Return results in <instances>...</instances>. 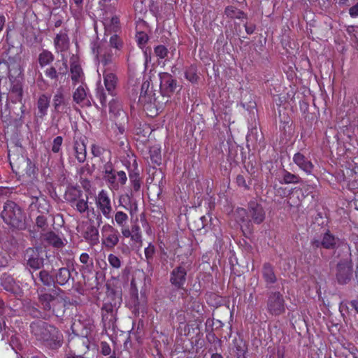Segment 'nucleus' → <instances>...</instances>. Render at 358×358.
<instances>
[{
    "label": "nucleus",
    "mask_w": 358,
    "mask_h": 358,
    "mask_svg": "<svg viewBox=\"0 0 358 358\" xmlns=\"http://www.w3.org/2000/svg\"><path fill=\"white\" fill-rule=\"evenodd\" d=\"M3 69H8V78L0 79V101L6 99L5 108H1V113L7 115L8 100L15 103L22 99V69L17 64L8 65L6 62H0V71Z\"/></svg>",
    "instance_id": "obj_1"
},
{
    "label": "nucleus",
    "mask_w": 358,
    "mask_h": 358,
    "mask_svg": "<svg viewBox=\"0 0 358 358\" xmlns=\"http://www.w3.org/2000/svg\"><path fill=\"white\" fill-rule=\"evenodd\" d=\"M41 308L44 311V318L51 315L62 317L64 313V301L56 291L38 294Z\"/></svg>",
    "instance_id": "obj_2"
},
{
    "label": "nucleus",
    "mask_w": 358,
    "mask_h": 358,
    "mask_svg": "<svg viewBox=\"0 0 358 358\" xmlns=\"http://www.w3.org/2000/svg\"><path fill=\"white\" fill-rule=\"evenodd\" d=\"M34 336L43 342L55 341L60 338V333L54 327L43 321L34 322L30 325Z\"/></svg>",
    "instance_id": "obj_3"
},
{
    "label": "nucleus",
    "mask_w": 358,
    "mask_h": 358,
    "mask_svg": "<svg viewBox=\"0 0 358 358\" xmlns=\"http://www.w3.org/2000/svg\"><path fill=\"white\" fill-rule=\"evenodd\" d=\"M1 217L6 223L13 227L20 228L23 225L24 213L13 201H8L5 203Z\"/></svg>",
    "instance_id": "obj_4"
},
{
    "label": "nucleus",
    "mask_w": 358,
    "mask_h": 358,
    "mask_svg": "<svg viewBox=\"0 0 358 358\" xmlns=\"http://www.w3.org/2000/svg\"><path fill=\"white\" fill-rule=\"evenodd\" d=\"M103 179L108 188L112 190H117L120 186L126 184L127 177L124 171H115L110 166H106L103 171Z\"/></svg>",
    "instance_id": "obj_5"
},
{
    "label": "nucleus",
    "mask_w": 358,
    "mask_h": 358,
    "mask_svg": "<svg viewBox=\"0 0 358 358\" xmlns=\"http://www.w3.org/2000/svg\"><path fill=\"white\" fill-rule=\"evenodd\" d=\"M266 310L273 316H279L286 311L285 301L280 292H271L266 301Z\"/></svg>",
    "instance_id": "obj_6"
},
{
    "label": "nucleus",
    "mask_w": 358,
    "mask_h": 358,
    "mask_svg": "<svg viewBox=\"0 0 358 358\" xmlns=\"http://www.w3.org/2000/svg\"><path fill=\"white\" fill-rule=\"evenodd\" d=\"M353 275V264L351 253L346 259L339 261L336 266V280L340 285H346L352 279Z\"/></svg>",
    "instance_id": "obj_7"
},
{
    "label": "nucleus",
    "mask_w": 358,
    "mask_h": 358,
    "mask_svg": "<svg viewBox=\"0 0 358 358\" xmlns=\"http://www.w3.org/2000/svg\"><path fill=\"white\" fill-rule=\"evenodd\" d=\"M149 83L145 82L141 86V92L139 96L138 102L143 107V109L148 112L150 116L157 115L158 109L155 108V99L152 90H149Z\"/></svg>",
    "instance_id": "obj_8"
},
{
    "label": "nucleus",
    "mask_w": 358,
    "mask_h": 358,
    "mask_svg": "<svg viewBox=\"0 0 358 358\" xmlns=\"http://www.w3.org/2000/svg\"><path fill=\"white\" fill-rule=\"evenodd\" d=\"M101 244L107 249H113L119 242V232L109 224H104L101 228Z\"/></svg>",
    "instance_id": "obj_9"
},
{
    "label": "nucleus",
    "mask_w": 358,
    "mask_h": 358,
    "mask_svg": "<svg viewBox=\"0 0 358 358\" xmlns=\"http://www.w3.org/2000/svg\"><path fill=\"white\" fill-rule=\"evenodd\" d=\"M95 203L97 208L106 218H110L112 205L107 191L102 189L98 193L95 198Z\"/></svg>",
    "instance_id": "obj_10"
},
{
    "label": "nucleus",
    "mask_w": 358,
    "mask_h": 358,
    "mask_svg": "<svg viewBox=\"0 0 358 358\" xmlns=\"http://www.w3.org/2000/svg\"><path fill=\"white\" fill-rule=\"evenodd\" d=\"M294 164L307 175H313L315 166L309 157L299 151L294 154L292 157Z\"/></svg>",
    "instance_id": "obj_11"
},
{
    "label": "nucleus",
    "mask_w": 358,
    "mask_h": 358,
    "mask_svg": "<svg viewBox=\"0 0 358 358\" xmlns=\"http://www.w3.org/2000/svg\"><path fill=\"white\" fill-rule=\"evenodd\" d=\"M93 53L96 55V57L99 61V69H101V65L105 67L107 65H112L113 55L109 52L108 49L103 45H97L96 43H94L92 45Z\"/></svg>",
    "instance_id": "obj_12"
},
{
    "label": "nucleus",
    "mask_w": 358,
    "mask_h": 358,
    "mask_svg": "<svg viewBox=\"0 0 358 358\" xmlns=\"http://www.w3.org/2000/svg\"><path fill=\"white\" fill-rule=\"evenodd\" d=\"M255 224H261L265 219V211L263 207L255 202H250L248 208V218Z\"/></svg>",
    "instance_id": "obj_13"
},
{
    "label": "nucleus",
    "mask_w": 358,
    "mask_h": 358,
    "mask_svg": "<svg viewBox=\"0 0 358 358\" xmlns=\"http://www.w3.org/2000/svg\"><path fill=\"white\" fill-rule=\"evenodd\" d=\"M24 259L29 266L34 269L40 268L43 264V259L40 257L37 249L29 248L26 250Z\"/></svg>",
    "instance_id": "obj_14"
},
{
    "label": "nucleus",
    "mask_w": 358,
    "mask_h": 358,
    "mask_svg": "<svg viewBox=\"0 0 358 358\" xmlns=\"http://www.w3.org/2000/svg\"><path fill=\"white\" fill-rule=\"evenodd\" d=\"M101 22L107 32H116L120 27L119 18L109 11L104 12Z\"/></svg>",
    "instance_id": "obj_15"
},
{
    "label": "nucleus",
    "mask_w": 358,
    "mask_h": 358,
    "mask_svg": "<svg viewBox=\"0 0 358 358\" xmlns=\"http://www.w3.org/2000/svg\"><path fill=\"white\" fill-rule=\"evenodd\" d=\"M276 178L280 184L285 185H296L300 183L301 180L298 174L292 173L285 169L279 171Z\"/></svg>",
    "instance_id": "obj_16"
},
{
    "label": "nucleus",
    "mask_w": 358,
    "mask_h": 358,
    "mask_svg": "<svg viewBox=\"0 0 358 358\" xmlns=\"http://www.w3.org/2000/svg\"><path fill=\"white\" fill-rule=\"evenodd\" d=\"M187 271L185 268L179 266L173 269L171 273V282L177 287H182L186 281Z\"/></svg>",
    "instance_id": "obj_17"
},
{
    "label": "nucleus",
    "mask_w": 358,
    "mask_h": 358,
    "mask_svg": "<svg viewBox=\"0 0 358 358\" xmlns=\"http://www.w3.org/2000/svg\"><path fill=\"white\" fill-rule=\"evenodd\" d=\"M73 101L82 106H90V99L88 96L87 89L84 85L79 86L73 93Z\"/></svg>",
    "instance_id": "obj_18"
},
{
    "label": "nucleus",
    "mask_w": 358,
    "mask_h": 358,
    "mask_svg": "<svg viewBox=\"0 0 358 358\" xmlns=\"http://www.w3.org/2000/svg\"><path fill=\"white\" fill-rule=\"evenodd\" d=\"M71 79L75 85L83 83V72L78 62V58L74 55L71 59Z\"/></svg>",
    "instance_id": "obj_19"
},
{
    "label": "nucleus",
    "mask_w": 358,
    "mask_h": 358,
    "mask_svg": "<svg viewBox=\"0 0 358 358\" xmlns=\"http://www.w3.org/2000/svg\"><path fill=\"white\" fill-rule=\"evenodd\" d=\"M160 88L166 93L173 92L176 88V81L168 73H159Z\"/></svg>",
    "instance_id": "obj_20"
},
{
    "label": "nucleus",
    "mask_w": 358,
    "mask_h": 358,
    "mask_svg": "<svg viewBox=\"0 0 358 358\" xmlns=\"http://www.w3.org/2000/svg\"><path fill=\"white\" fill-rule=\"evenodd\" d=\"M54 44L58 52H63L67 50L69 47V38L68 35L64 31H60L56 35Z\"/></svg>",
    "instance_id": "obj_21"
},
{
    "label": "nucleus",
    "mask_w": 358,
    "mask_h": 358,
    "mask_svg": "<svg viewBox=\"0 0 358 358\" xmlns=\"http://www.w3.org/2000/svg\"><path fill=\"white\" fill-rule=\"evenodd\" d=\"M50 96L48 94H41L37 100V116L43 117L47 115L48 109L50 106Z\"/></svg>",
    "instance_id": "obj_22"
},
{
    "label": "nucleus",
    "mask_w": 358,
    "mask_h": 358,
    "mask_svg": "<svg viewBox=\"0 0 358 358\" xmlns=\"http://www.w3.org/2000/svg\"><path fill=\"white\" fill-rule=\"evenodd\" d=\"M67 103L63 91L61 89L57 90L53 96L55 110L58 113L64 112Z\"/></svg>",
    "instance_id": "obj_23"
},
{
    "label": "nucleus",
    "mask_w": 358,
    "mask_h": 358,
    "mask_svg": "<svg viewBox=\"0 0 358 358\" xmlns=\"http://www.w3.org/2000/svg\"><path fill=\"white\" fill-rule=\"evenodd\" d=\"M338 240V238L333 235L328 229L323 234L322 247L327 250H334L336 248Z\"/></svg>",
    "instance_id": "obj_24"
},
{
    "label": "nucleus",
    "mask_w": 358,
    "mask_h": 358,
    "mask_svg": "<svg viewBox=\"0 0 358 358\" xmlns=\"http://www.w3.org/2000/svg\"><path fill=\"white\" fill-rule=\"evenodd\" d=\"M105 87L109 94H113V91L117 85V77L113 73L108 72L106 69H103Z\"/></svg>",
    "instance_id": "obj_25"
},
{
    "label": "nucleus",
    "mask_w": 358,
    "mask_h": 358,
    "mask_svg": "<svg viewBox=\"0 0 358 358\" xmlns=\"http://www.w3.org/2000/svg\"><path fill=\"white\" fill-rule=\"evenodd\" d=\"M84 238L90 245H97L99 243V233L97 228L94 226L88 227L85 231Z\"/></svg>",
    "instance_id": "obj_26"
},
{
    "label": "nucleus",
    "mask_w": 358,
    "mask_h": 358,
    "mask_svg": "<svg viewBox=\"0 0 358 358\" xmlns=\"http://www.w3.org/2000/svg\"><path fill=\"white\" fill-rule=\"evenodd\" d=\"M73 150L75 156L79 163H83L86 159V145L83 141H76L74 143Z\"/></svg>",
    "instance_id": "obj_27"
},
{
    "label": "nucleus",
    "mask_w": 358,
    "mask_h": 358,
    "mask_svg": "<svg viewBox=\"0 0 358 358\" xmlns=\"http://www.w3.org/2000/svg\"><path fill=\"white\" fill-rule=\"evenodd\" d=\"M234 348L237 358H246V343L240 337L234 340Z\"/></svg>",
    "instance_id": "obj_28"
},
{
    "label": "nucleus",
    "mask_w": 358,
    "mask_h": 358,
    "mask_svg": "<svg viewBox=\"0 0 358 358\" xmlns=\"http://www.w3.org/2000/svg\"><path fill=\"white\" fill-rule=\"evenodd\" d=\"M45 241L52 246L57 248H60L64 245L63 240L54 232H48L45 235Z\"/></svg>",
    "instance_id": "obj_29"
},
{
    "label": "nucleus",
    "mask_w": 358,
    "mask_h": 358,
    "mask_svg": "<svg viewBox=\"0 0 358 358\" xmlns=\"http://www.w3.org/2000/svg\"><path fill=\"white\" fill-rule=\"evenodd\" d=\"M265 281L268 283H274L276 280L272 266L270 264H264L262 271Z\"/></svg>",
    "instance_id": "obj_30"
},
{
    "label": "nucleus",
    "mask_w": 358,
    "mask_h": 358,
    "mask_svg": "<svg viewBox=\"0 0 358 358\" xmlns=\"http://www.w3.org/2000/svg\"><path fill=\"white\" fill-rule=\"evenodd\" d=\"M1 284L3 289L6 291L12 293H15L16 292L17 285L14 281V279L11 276L4 275L1 278Z\"/></svg>",
    "instance_id": "obj_31"
},
{
    "label": "nucleus",
    "mask_w": 358,
    "mask_h": 358,
    "mask_svg": "<svg viewBox=\"0 0 358 358\" xmlns=\"http://www.w3.org/2000/svg\"><path fill=\"white\" fill-rule=\"evenodd\" d=\"M71 276L70 271L66 268H59L58 273L56 275V279L57 282L59 285H64L66 284L68 280H69Z\"/></svg>",
    "instance_id": "obj_32"
},
{
    "label": "nucleus",
    "mask_w": 358,
    "mask_h": 358,
    "mask_svg": "<svg viewBox=\"0 0 358 358\" xmlns=\"http://www.w3.org/2000/svg\"><path fill=\"white\" fill-rule=\"evenodd\" d=\"M54 60V56L51 52L43 50L39 55L38 61L41 66H45L50 64Z\"/></svg>",
    "instance_id": "obj_33"
},
{
    "label": "nucleus",
    "mask_w": 358,
    "mask_h": 358,
    "mask_svg": "<svg viewBox=\"0 0 358 358\" xmlns=\"http://www.w3.org/2000/svg\"><path fill=\"white\" fill-rule=\"evenodd\" d=\"M226 15L231 18H243L244 13L234 6H229L225 10Z\"/></svg>",
    "instance_id": "obj_34"
},
{
    "label": "nucleus",
    "mask_w": 358,
    "mask_h": 358,
    "mask_svg": "<svg viewBox=\"0 0 358 358\" xmlns=\"http://www.w3.org/2000/svg\"><path fill=\"white\" fill-rule=\"evenodd\" d=\"M83 0H70L72 14L78 17L80 15Z\"/></svg>",
    "instance_id": "obj_35"
},
{
    "label": "nucleus",
    "mask_w": 358,
    "mask_h": 358,
    "mask_svg": "<svg viewBox=\"0 0 358 358\" xmlns=\"http://www.w3.org/2000/svg\"><path fill=\"white\" fill-rule=\"evenodd\" d=\"M128 215L122 212L117 211L115 215V221L119 227H123L128 220Z\"/></svg>",
    "instance_id": "obj_36"
},
{
    "label": "nucleus",
    "mask_w": 358,
    "mask_h": 358,
    "mask_svg": "<svg viewBox=\"0 0 358 358\" xmlns=\"http://www.w3.org/2000/svg\"><path fill=\"white\" fill-rule=\"evenodd\" d=\"M185 78L191 83H195L197 80L196 66H191L186 70Z\"/></svg>",
    "instance_id": "obj_37"
},
{
    "label": "nucleus",
    "mask_w": 358,
    "mask_h": 358,
    "mask_svg": "<svg viewBox=\"0 0 358 358\" xmlns=\"http://www.w3.org/2000/svg\"><path fill=\"white\" fill-rule=\"evenodd\" d=\"M131 183L134 191L138 192L141 185V178L138 173H133L129 176Z\"/></svg>",
    "instance_id": "obj_38"
},
{
    "label": "nucleus",
    "mask_w": 358,
    "mask_h": 358,
    "mask_svg": "<svg viewBox=\"0 0 358 358\" xmlns=\"http://www.w3.org/2000/svg\"><path fill=\"white\" fill-rule=\"evenodd\" d=\"M110 113L114 114V115H120L121 113L124 115V113L122 110L120 105L117 101L113 100L109 103Z\"/></svg>",
    "instance_id": "obj_39"
},
{
    "label": "nucleus",
    "mask_w": 358,
    "mask_h": 358,
    "mask_svg": "<svg viewBox=\"0 0 358 358\" xmlns=\"http://www.w3.org/2000/svg\"><path fill=\"white\" fill-rule=\"evenodd\" d=\"M74 206L78 211L84 213L88 209L87 199H80L75 200Z\"/></svg>",
    "instance_id": "obj_40"
},
{
    "label": "nucleus",
    "mask_w": 358,
    "mask_h": 358,
    "mask_svg": "<svg viewBox=\"0 0 358 358\" xmlns=\"http://www.w3.org/2000/svg\"><path fill=\"white\" fill-rule=\"evenodd\" d=\"M108 261L109 264L115 269H118L122 266L121 260L118 257L113 254H110L108 256Z\"/></svg>",
    "instance_id": "obj_41"
},
{
    "label": "nucleus",
    "mask_w": 358,
    "mask_h": 358,
    "mask_svg": "<svg viewBox=\"0 0 358 358\" xmlns=\"http://www.w3.org/2000/svg\"><path fill=\"white\" fill-rule=\"evenodd\" d=\"M155 54L159 59H164L167 57L169 51L167 48L162 45H157L155 48Z\"/></svg>",
    "instance_id": "obj_42"
},
{
    "label": "nucleus",
    "mask_w": 358,
    "mask_h": 358,
    "mask_svg": "<svg viewBox=\"0 0 358 358\" xmlns=\"http://www.w3.org/2000/svg\"><path fill=\"white\" fill-rule=\"evenodd\" d=\"M39 278L41 281L45 285H50L53 282V279L52 276L48 273L46 271H41L39 273Z\"/></svg>",
    "instance_id": "obj_43"
},
{
    "label": "nucleus",
    "mask_w": 358,
    "mask_h": 358,
    "mask_svg": "<svg viewBox=\"0 0 358 358\" xmlns=\"http://www.w3.org/2000/svg\"><path fill=\"white\" fill-rule=\"evenodd\" d=\"M317 185L316 184H306L303 186V194L306 196L311 195L313 198L315 196L316 192Z\"/></svg>",
    "instance_id": "obj_44"
},
{
    "label": "nucleus",
    "mask_w": 358,
    "mask_h": 358,
    "mask_svg": "<svg viewBox=\"0 0 358 358\" xmlns=\"http://www.w3.org/2000/svg\"><path fill=\"white\" fill-rule=\"evenodd\" d=\"M110 44L111 47L115 48L117 50H120L123 45L122 40L116 34L113 35L110 38Z\"/></svg>",
    "instance_id": "obj_45"
},
{
    "label": "nucleus",
    "mask_w": 358,
    "mask_h": 358,
    "mask_svg": "<svg viewBox=\"0 0 358 358\" xmlns=\"http://www.w3.org/2000/svg\"><path fill=\"white\" fill-rule=\"evenodd\" d=\"M63 143V138L62 136H57L54 138L52 145V151L54 153H58L60 150Z\"/></svg>",
    "instance_id": "obj_46"
},
{
    "label": "nucleus",
    "mask_w": 358,
    "mask_h": 358,
    "mask_svg": "<svg viewBox=\"0 0 358 358\" xmlns=\"http://www.w3.org/2000/svg\"><path fill=\"white\" fill-rule=\"evenodd\" d=\"M257 104L255 101H250L248 103V109L250 108H251L250 111V115L251 117V120H253L255 122L256 120L257 113Z\"/></svg>",
    "instance_id": "obj_47"
},
{
    "label": "nucleus",
    "mask_w": 358,
    "mask_h": 358,
    "mask_svg": "<svg viewBox=\"0 0 358 358\" xmlns=\"http://www.w3.org/2000/svg\"><path fill=\"white\" fill-rule=\"evenodd\" d=\"M29 315H31L33 317H43L44 318V311L39 310L38 308L34 306L29 307L27 310Z\"/></svg>",
    "instance_id": "obj_48"
},
{
    "label": "nucleus",
    "mask_w": 358,
    "mask_h": 358,
    "mask_svg": "<svg viewBox=\"0 0 358 358\" xmlns=\"http://www.w3.org/2000/svg\"><path fill=\"white\" fill-rule=\"evenodd\" d=\"M22 159L27 164V170H26L27 174L29 175V176H31L32 175L34 176V174H35V166H34V164L28 158H27V159L22 158Z\"/></svg>",
    "instance_id": "obj_49"
},
{
    "label": "nucleus",
    "mask_w": 358,
    "mask_h": 358,
    "mask_svg": "<svg viewBox=\"0 0 358 358\" xmlns=\"http://www.w3.org/2000/svg\"><path fill=\"white\" fill-rule=\"evenodd\" d=\"M104 148L99 145L93 144L92 145L91 152L94 157H101L104 152Z\"/></svg>",
    "instance_id": "obj_50"
},
{
    "label": "nucleus",
    "mask_w": 358,
    "mask_h": 358,
    "mask_svg": "<svg viewBox=\"0 0 358 358\" xmlns=\"http://www.w3.org/2000/svg\"><path fill=\"white\" fill-rule=\"evenodd\" d=\"M155 251V246L152 243H149L148 246L145 248L144 253L148 261L152 258Z\"/></svg>",
    "instance_id": "obj_51"
},
{
    "label": "nucleus",
    "mask_w": 358,
    "mask_h": 358,
    "mask_svg": "<svg viewBox=\"0 0 358 358\" xmlns=\"http://www.w3.org/2000/svg\"><path fill=\"white\" fill-rule=\"evenodd\" d=\"M61 62L62 65L58 67L57 72L58 74L64 75L66 73L68 70L67 60L64 57H62Z\"/></svg>",
    "instance_id": "obj_52"
},
{
    "label": "nucleus",
    "mask_w": 358,
    "mask_h": 358,
    "mask_svg": "<svg viewBox=\"0 0 358 358\" xmlns=\"http://www.w3.org/2000/svg\"><path fill=\"white\" fill-rule=\"evenodd\" d=\"M148 36L144 32H138L136 34V41L139 45H143L148 41Z\"/></svg>",
    "instance_id": "obj_53"
},
{
    "label": "nucleus",
    "mask_w": 358,
    "mask_h": 358,
    "mask_svg": "<svg viewBox=\"0 0 358 358\" xmlns=\"http://www.w3.org/2000/svg\"><path fill=\"white\" fill-rule=\"evenodd\" d=\"M45 74L47 77L55 79L57 78L58 72L54 67H50L45 70Z\"/></svg>",
    "instance_id": "obj_54"
},
{
    "label": "nucleus",
    "mask_w": 358,
    "mask_h": 358,
    "mask_svg": "<svg viewBox=\"0 0 358 358\" xmlns=\"http://www.w3.org/2000/svg\"><path fill=\"white\" fill-rule=\"evenodd\" d=\"M101 353L103 355H108L111 352L110 347L106 342H101Z\"/></svg>",
    "instance_id": "obj_55"
},
{
    "label": "nucleus",
    "mask_w": 358,
    "mask_h": 358,
    "mask_svg": "<svg viewBox=\"0 0 358 358\" xmlns=\"http://www.w3.org/2000/svg\"><path fill=\"white\" fill-rule=\"evenodd\" d=\"M155 155H151V159L153 162L157 164H159L161 162V156L159 150H155Z\"/></svg>",
    "instance_id": "obj_56"
},
{
    "label": "nucleus",
    "mask_w": 358,
    "mask_h": 358,
    "mask_svg": "<svg viewBox=\"0 0 358 358\" xmlns=\"http://www.w3.org/2000/svg\"><path fill=\"white\" fill-rule=\"evenodd\" d=\"M130 238H131V241L134 243H139L141 245V243H142L141 234H132Z\"/></svg>",
    "instance_id": "obj_57"
},
{
    "label": "nucleus",
    "mask_w": 358,
    "mask_h": 358,
    "mask_svg": "<svg viewBox=\"0 0 358 358\" xmlns=\"http://www.w3.org/2000/svg\"><path fill=\"white\" fill-rule=\"evenodd\" d=\"M349 14L353 18L358 16V2L349 9Z\"/></svg>",
    "instance_id": "obj_58"
},
{
    "label": "nucleus",
    "mask_w": 358,
    "mask_h": 358,
    "mask_svg": "<svg viewBox=\"0 0 358 358\" xmlns=\"http://www.w3.org/2000/svg\"><path fill=\"white\" fill-rule=\"evenodd\" d=\"M36 224L39 227H43L46 224V218L43 215H38L36 220Z\"/></svg>",
    "instance_id": "obj_59"
},
{
    "label": "nucleus",
    "mask_w": 358,
    "mask_h": 358,
    "mask_svg": "<svg viewBox=\"0 0 358 358\" xmlns=\"http://www.w3.org/2000/svg\"><path fill=\"white\" fill-rule=\"evenodd\" d=\"M96 94H97V96L99 97L101 103L103 106H104L106 103V96H105L104 93L103 92V90H98Z\"/></svg>",
    "instance_id": "obj_60"
},
{
    "label": "nucleus",
    "mask_w": 358,
    "mask_h": 358,
    "mask_svg": "<svg viewBox=\"0 0 358 358\" xmlns=\"http://www.w3.org/2000/svg\"><path fill=\"white\" fill-rule=\"evenodd\" d=\"M90 260V256L87 253L83 252L80 256V261L84 264H87Z\"/></svg>",
    "instance_id": "obj_61"
},
{
    "label": "nucleus",
    "mask_w": 358,
    "mask_h": 358,
    "mask_svg": "<svg viewBox=\"0 0 358 358\" xmlns=\"http://www.w3.org/2000/svg\"><path fill=\"white\" fill-rule=\"evenodd\" d=\"M122 234L124 237L129 238L131 236V230H130L128 227H122L121 230Z\"/></svg>",
    "instance_id": "obj_62"
},
{
    "label": "nucleus",
    "mask_w": 358,
    "mask_h": 358,
    "mask_svg": "<svg viewBox=\"0 0 358 358\" xmlns=\"http://www.w3.org/2000/svg\"><path fill=\"white\" fill-rule=\"evenodd\" d=\"M236 183L238 186H245V180L243 176H238L236 178Z\"/></svg>",
    "instance_id": "obj_63"
},
{
    "label": "nucleus",
    "mask_w": 358,
    "mask_h": 358,
    "mask_svg": "<svg viewBox=\"0 0 358 358\" xmlns=\"http://www.w3.org/2000/svg\"><path fill=\"white\" fill-rule=\"evenodd\" d=\"M351 306L355 310L356 313L358 314V301L353 300L350 302Z\"/></svg>",
    "instance_id": "obj_64"
}]
</instances>
